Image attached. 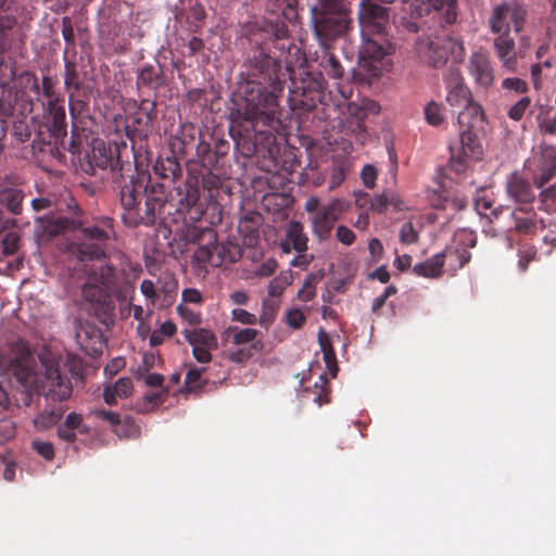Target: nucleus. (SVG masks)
Segmentation results:
<instances>
[{
    "label": "nucleus",
    "instance_id": "obj_1",
    "mask_svg": "<svg viewBox=\"0 0 556 556\" xmlns=\"http://www.w3.org/2000/svg\"><path fill=\"white\" fill-rule=\"evenodd\" d=\"M36 362L25 342H16L8 355L0 353V367L8 366L17 381L27 390L43 392L51 397L64 401L72 394V384L61 370V357L51 350L43 349Z\"/></svg>",
    "mask_w": 556,
    "mask_h": 556
},
{
    "label": "nucleus",
    "instance_id": "obj_2",
    "mask_svg": "<svg viewBox=\"0 0 556 556\" xmlns=\"http://www.w3.org/2000/svg\"><path fill=\"white\" fill-rule=\"evenodd\" d=\"M86 271L87 278L81 294L90 303H100L106 294L127 283V279L119 276L110 265H92L86 268Z\"/></svg>",
    "mask_w": 556,
    "mask_h": 556
},
{
    "label": "nucleus",
    "instance_id": "obj_3",
    "mask_svg": "<svg viewBox=\"0 0 556 556\" xmlns=\"http://www.w3.org/2000/svg\"><path fill=\"white\" fill-rule=\"evenodd\" d=\"M321 12L315 22L318 36L334 39L345 33L350 18L344 0H320Z\"/></svg>",
    "mask_w": 556,
    "mask_h": 556
},
{
    "label": "nucleus",
    "instance_id": "obj_4",
    "mask_svg": "<svg viewBox=\"0 0 556 556\" xmlns=\"http://www.w3.org/2000/svg\"><path fill=\"white\" fill-rule=\"evenodd\" d=\"M417 53L430 66L440 67L446 63L450 53L459 58L463 56L464 47L462 42L454 38L447 36L434 37L419 39L417 41Z\"/></svg>",
    "mask_w": 556,
    "mask_h": 556
},
{
    "label": "nucleus",
    "instance_id": "obj_5",
    "mask_svg": "<svg viewBox=\"0 0 556 556\" xmlns=\"http://www.w3.org/2000/svg\"><path fill=\"white\" fill-rule=\"evenodd\" d=\"M277 108V98L273 92L266 88H252L245 98L243 116L252 123L261 121L264 125H269Z\"/></svg>",
    "mask_w": 556,
    "mask_h": 556
},
{
    "label": "nucleus",
    "instance_id": "obj_6",
    "mask_svg": "<svg viewBox=\"0 0 556 556\" xmlns=\"http://www.w3.org/2000/svg\"><path fill=\"white\" fill-rule=\"evenodd\" d=\"M526 20V11L517 4H501L493 9L489 25L493 34L509 36L514 28L519 33Z\"/></svg>",
    "mask_w": 556,
    "mask_h": 556
},
{
    "label": "nucleus",
    "instance_id": "obj_7",
    "mask_svg": "<svg viewBox=\"0 0 556 556\" xmlns=\"http://www.w3.org/2000/svg\"><path fill=\"white\" fill-rule=\"evenodd\" d=\"M81 242L70 247V252L79 261L99 258L104 254V247L110 239L109 232L98 227H86L81 230Z\"/></svg>",
    "mask_w": 556,
    "mask_h": 556
},
{
    "label": "nucleus",
    "instance_id": "obj_8",
    "mask_svg": "<svg viewBox=\"0 0 556 556\" xmlns=\"http://www.w3.org/2000/svg\"><path fill=\"white\" fill-rule=\"evenodd\" d=\"M483 154V146L476 134L464 130L460 134L459 147L451 156V168L456 173L465 172L472 161Z\"/></svg>",
    "mask_w": 556,
    "mask_h": 556
},
{
    "label": "nucleus",
    "instance_id": "obj_9",
    "mask_svg": "<svg viewBox=\"0 0 556 556\" xmlns=\"http://www.w3.org/2000/svg\"><path fill=\"white\" fill-rule=\"evenodd\" d=\"M527 167L536 188H542L556 175V148L540 147L539 154L528 162Z\"/></svg>",
    "mask_w": 556,
    "mask_h": 556
},
{
    "label": "nucleus",
    "instance_id": "obj_10",
    "mask_svg": "<svg viewBox=\"0 0 556 556\" xmlns=\"http://www.w3.org/2000/svg\"><path fill=\"white\" fill-rule=\"evenodd\" d=\"M387 49L371 37L363 38L359 51V64L371 76H379L389 68L386 60Z\"/></svg>",
    "mask_w": 556,
    "mask_h": 556
},
{
    "label": "nucleus",
    "instance_id": "obj_11",
    "mask_svg": "<svg viewBox=\"0 0 556 556\" xmlns=\"http://www.w3.org/2000/svg\"><path fill=\"white\" fill-rule=\"evenodd\" d=\"M182 336L192 348V355L199 363H210L211 352L217 348V338L206 328L185 329Z\"/></svg>",
    "mask_w": 556,
    "mask_h": 556
},
{
    "label": "nucleus",
    "instance_id": "obj_12",
    "mask_svg": "<svg viewBox=\"0 0 556 556\" xmlns=\"http://www.w3.org/2000/svg\"><path fill=\"white\" fill-rule=\"evenodd\" d=\"M443 83L445 101L451 108L458 110L469 103L472 93L458 68H450L443 76Z\"/></svg>",
    "mask_w": 556,
    "mask_h": 556
},
{
    "label": "nucleus",
    "instance_id": "obj_13",
    "mask_svg": "<svg viewBox=\"0 0 556 556\" xmlns=\"http://www.w3.org/2000/svg\"><path fill=\"white\" fill-rule=\"evenodd\" d=\"M358 20L363 38L380 35L388 22V11L381 5L362 2Z\"/></svg>",
    "mask_w": 556,
    "mask_h": 556
},
{
    "label": "nucleus",
    "instance_id": "obj_14",
    "mask_svg": "<svg viewBox=\"0 0 556 556\" xmlns=\"http://www.w3.org/2000/svg\"><path fill=\"white\" fill-rule=\"evenodd\" d=\"M258 331L254 328H238L228 327L224 333L226 339H230L231 343L237 346L250 344L249 351L244 352L239 350L231 354V359L235 362H243L248 359L253 353L260 352L264 344L262 341L256 340Z\"/></svg>",
    "mask_w": 556,
    "mask_h": 556
},
{
    "label": "nucleus",
    "instance_id": "obj_15",
    "mask_svg": "<svg viewBox=\"0 0 556 556\" xmlns=\"http://www.w3.org/2000/svg\"><path fill=\"white\" fill-rule=\"evenodd\" d=\"M468 74L475 84L481 88H489L493 85L495 75L489 55L478 50L471 53L468 60Z\"/></svg>",
    "mask_w": 556,
    "mask_h": 556
},
{
    "label": "nucleus",
    "instance_id": "obj_16",
    "mask_svg": "<svg viewBox=\"0 0 556 556\" xmlns=\"http://www.w3.org/2000/svg\"><path fill=\"white\" fill-rule=\"evenodd\" d=\"M75 339L86 354L94 357L102 353L104 346L102 333L94 325L83 321L78 323Z\"/></svg>",
    "mask_w": 556,
    "mask_h": 556
},
{
    "label": "nucleus",
    "instance_id": "obj_17",
    "mask_svg": "<svg viewBox=\"0 0 556 556\" xmlns=\"http://www.w3.org/2000/svg\"><path fill=\"white\" fill-rule=\"evenodd\" d=\"M493 48L503 68L515 72L517 68V54L515 40L510 36L500 35L493 41Z\"/></svg>",
    "mask_w": 556,
    "mask_h": 556
},
{
    "label": "nucleus",
    "instance_id": "obj_18",
    "mask_svg": "<svg viewBox=\"0 0 556 556\" xmlns=\"http://www.w3.org/2000/svg\"><path fill=\"white\" fill-rule=\"evenodd\" d=\"M506 191L516 203H530L534 200V193L529 181L518 173H513L508 177Z\"/></svg>",
    "mask_w": 556,
    "mask_h": 556
},
{
    "label": "nucleus",
    "instance_id": "obj_19",
    "mask_svg": "<svg viewBox=\"0 0 556 556\" xmlns=\"http://www.w3.org/2000/svg\"><path fill=\"white\" fill-rule=\"evenodd\" d=\"M308 238L304 232L303 225L300 222L292 220L286 232V239L281 242V249L285 253L292 250L303 253L307 250Z\"/></svg>",
    "mask_w": 556,
    "mask_h": 556
},
{
    "label": "nucleus",
    "instance_id": "obj_20",
    "mask_svg": "<svg viewBox=\"0 0 556 556\" xmlns=\"http://www.w3.org/2000/svg\"><path fill=\"white\" fill-rule=\"evenodd\" d=\"M72 225L73 222L65 217H39L36 219L35 231L38 239L48 240Z\"/></svg>",
    "mask_w": 556,
    "mask_h": 556
},
{
    "label": "nucleus",
    "instance_id": "obj_21",
    "mask_svg": "<svg viewBox=\"0 0 556 556\" xmlns=\"http://www.w3.org/2000/svg\"><path fill=\"white\" fill-rule=\"evenodd\" d=\"M309 222L313 235L324 241L329 238L336 223V217L328 214L323 207H320L318 212L311 215Z\"/></svg>",
    "mask_w": 556,
    "mask_h": 556
},
{
    "label": "nucleus",
    "instance_id": "obj_22",
    "mask_svg": "<svg viewBox=\"0 0 556 556\" xmlns=\"http://www.w3.org/2000/svg\"><path fill=\"white\" fill-rule=\"evenodd\" d=\"M134 390L130 378H119L114 384L106 386L103 391V399L108 405L116 404L117 399H126Z\"/></svg>",
    "mask_w": 556,
    "mask_h": 556
},
{
    "label": "nucleus",
    "instance_id": "obj_23",
    "mask_svg": "<svg viewBox=\"0 0 556 556\" xmlns=\"http://www.w3.org/2000/svg\"><path fill=\"white\" fill-rule=\"evenodd\" d=\"M457 121L459 125L473 126L481 123L484 117L482 106L471 98L468 104L457 110Z\"/></svg>",
    "mask_w": 556,
    "mask_h": 556
},
{
    "label": "nucleus",
    "instance_id": "obj_24",
    "mask_svg": "<svg viewBox=\"0 0 556 556\" xmlns=\"http://www.w3.org/2000/svg\"><path fill=\"white\" fill-rule=\"evenodd\" d=\"M443 254H435L427 261L416 264L413 271L421 277L435 278L440 276L443 266Z\"/></svg>",
    "mask_w": 556,
    "mask_h": 556
},
{
    "label": "nucleus",
    "instance_id": "obj_25",
    "mask_svg": "<svg viewBox=\"0 0 556 556\" xmlns=\"http://www.w3.org/2000/svg\"><path fill=\"white\" fill-rule=\"evenodd\" d=\"M212 241L207 244L199 247L193 254V262H195L200 267L204 268L206 265L212 267L220 266V258L217 254L212 253Z\"/></svg>",
    "mask_w": 556,
    "mask_h": 556
},
{
    "label": "nucleus",
    "instance_id": "obj_26",
    "mask_svg": "<svg viewBox=\"0 0 556 556\" xmlns=\"http://www.w3.org/2000/svg\"><path fill=\"white\" fill-rule=\"evenodd\" d=\"M279 308V301L277 299L266 298L262 302V311L257 318V323L264 327L268 328L275 319V316Z\"/></svg>",
    "mask_w": 556,
    "mask_h": 556
},
{
    "label": "nucleus",
    "instance_id": "obj_27",
    "mask_svg": "<svg viewBox=\"0 0 556 556\" xmlns=\"http://www.w3.org/2000/svg\"><path fill=\"white\" fill-rule=\"evenodd\" d=\"M426 122L434 127L442 125L445 121L443 105L435 101H430L424 109Z\"/></svg>",
    "mask_w": 556,
    "mask_h": 556
},
{
    "label": "nucleus",
    "instance_id": "obj_28",
    "mask_svg": "<svg viewBox=\"0 0 556 556\" xmlns=\"http://www.w3.org/2000/svg\"><path fill=\"white\" fill-rule=\"evenodd\" d=\"M112 430L119 438H134L140 432L139 428L128 417H119L118 421L112 426Z\"/></svg>",
    "mask_w": 556,
    "mask_h": 556
},
{
    "label": "nucleus",
    "instance_id": "obj_29",
    "mask_svg": "<svg viewBox=\"0 0 556 556\" xmlns=\"http://www.w3.org/2000/svg\"><path fill=\"white\" fill-rule=\"evenodd\" d=\"M291 283V274L289 271L280 273L268 283V298L276 299L282 294L286 287Z\"/></svg>",
    "mask_w": 556,
    "mask_h": 556
},
{
    "label": "nucleus",
    "instance_id": "obj_30",
    "mask_svg": "<svg viewBox=\"0 0 556 556\" xmlns=\"http://www.w3.org/2000/svg\"><path fill=\"white\" fill-rule=\"evenodd\" d=\"M0 200L9 208V211L12 213H17L21 207L23 194L21 191L15 189H4L0 192Z\"/></svg>",
    "mask_w": 556,
    "mask_h": 556
},
{
    "label": "nucleus",
    "instance_id": "obj_31",
    "mask_svg": "<svg viewBox=\"0 0 556 556\" xmlns=\"http://www.w3.org/2000/svg\"><path fill=\"white\" fill-rule=\"evenodd\" d=\"M61 416V412L43 410L34 419V425L37 430L43 431L54 426Z\"/></svg>",
    "mask_w": 556,
    "mask_h": 556
},
{
    "label": "nucleus",
    "instance_id": "obj_32",
    "mask_svg": "<svg viewBox=\"0 0 556 556\" xmlns=\"http://www.w3.org/2000/svg\"><path fill=\"white\" fill-rule=\"evenodd\" d=\"M475 208L479 215L488 218L497 217L498 208L493 207V201L486 195L478 197L475 199Z\"/></svg>",
    "mask_w": 556,
    "mask_h": 556
},
{
    "label": "nucleus",
    "instance_id": "obj_33",
    "mask_svg": "<svg viewBox=\"0 0 556 556\" xmlns=\"http://www.w3.org/2000/svg\"><path fill=\"white\" fill-rule=\"evenodd\" d=\"M159 358L153 352H146L142 354V364L132 370L136 379L140 380L152 368L156 366Z\"/></svg>",
    "mask_w": 556,
    "mask_h": 556
},
{
    "label": "nucleus",
    "instance_id": "obj_34",
    "mask_svg": "<svg viewBox=\"0 0 556 556\" xmlns=\"http://www.w3.org/2000/svg\"><path fill=\"white\" fill-rule=\"evenodd\" d=\"M327 384L328 379L325 375H320L318 381L314 384V402L321 406L324 403H328V394H327Z\"/></svg>",
    "mask_w": 556,
    "mask_h": 556
},
{
    "label": "nucleus",
    "instance_id": "obj_35",
    "mask_svg": "<svg viewBox=\"0 0 556 556\" xmlns=\"http://www.w3.org/2000/svg\"><path fill=\"white\" fill-rule=\"evenodd\" d=\"M121 203L125 210L131 211L137 205V194L130 185H125L121 190Z\"/></svg>",
    "mask_w": 556,
    "mask_h": 556
},
{
    "label": "nucleus",
    "instance_id": "obj_36",
    "mask_svg": "<svg viewBox=\"0 0 556 556\" xmlns=\"http://www.w3.org/2000/svg\"><path fill=\"white\" fill-rule=\"evenodd\" d=\"M346 167L343 164H336L330 174L329 178V190L338 188L346 177Z\"/></svg>",
    "mask_w": 556,
    "mask_h": 556
},
{
    "label": "nucleus",
    "instance_id": "obj_37",
    "mask_svg": "<svg viewBox=\"0 0 556 556\" xmlns=\"http://www.w3.org/2000/svg\"><path fill=\"white\" fill-rule=\"evenodd\" d=\"M377 177L378 170L371 164L365 165L361 170V179L366 188L372 189L376 186Z\"/></svg>",
    "mask_w": 556,
    "mask_h": 556
},
{
    "label": "nucleus",
    "instance_id": "obj_38",
    "mask_svg": "<svg viewBox=\"0 0 556 556\" xmlns=\"http://www.w3.org/2000/svg\"><path fill=\"white\" fill-rule=\"evenodd\" d=\"M231 319L233 321H238L243 325H255L257 323L256 315L243 309V308H233L231 311Z\"/></svg>",
    "mask_w": 556,
    "mask_h": 556
},
{
    "label": "nucleus",
    "instance_id": "obj_39",
    "mask_svg": "<svg viewBox=\"0 0 556 556\" xmlns=\"http://www.w3.org/2000/svg\"><path fill=\"white\" fill-rule=\"evenodd\" d=\"M531 103L530 98L525 97L515 103L508 111V116L514 121H520Z\"/></svg>",
    "mask_w": 556,
    "mask_h": 556
},
{
    "label": "nucleus",
    "instance_id": "obj_40",
    "mask_svg": "<svg viewBox=\"0 0 556 556\" xmlns=\"http://www.w3.org/2000/svg\"><path fill=\"white\" fill-rule=\"evenodd\" d=\"M466 199L465 197H463L462 194H458V193H450V192H446L443 197V203L441 204V206L443 208L447 207V206H452L453 208L455 210H462L466 206Z\"/></svg>",
    "mask_w": 556,
    "mask_h": 556
},
{
    "label": "nucleus",
    "instance_id": "obj_41",
    "mask_svg": "<svg viewBox=\"0 0 556 556\" xmlns=\"http://www.w3.org/2000/svg\"><path fill=\"white\" fill-rule=\"evenodd\" d=\"M400 240L406 244L415 243L418 240V232L412 223L407 222L402 225L400 230Z\"/></svg>",
    "mask_w": 556,
    "mask_h": 556
},
{
    "label": "nucleus",
    "instance_id": "obj_42",
    "mask_svg": "<svg viewBox=\"0 0 556 556\" xmlns=\"http://www.w3.org/2000/svg\"><path fill=\"white\" fill-rule=\"evenodd\" d=\"M556 200V182L554 185H552L551 187L546 188V189H543L541 192H540V206H539V210H542V211H549L551 207L548 205V202L549 201H555Z\"/></svg>",
    "mask_w": 556,
    "mask_h": 556
},
{
    "label": "nucleus",
    "instance_id": "obj_43",
    "mask_svg": "<svg viewBox=\"0 0 556 556\" xmlns=\"http://www.w3.org/2000/svg\"><path fill=\"white\" fill-rule=\"evenodd\" d=\"M285 319L290 327L298 329L304 324L305 315L301 309L292 308L287 312Z\"/></svg>",
    "mask_w": 556,
    "mask_h": 556
},
{
    "label": "nucleus",
    "instance_id": "obj_44",
    "mask_svg": "<svg viewBox=\"0 0 556 556\" xmlns=\"http://www.w3.org/2000/svg\"><path fill=\"white\" fill-rule=\"evenodd\" d=\"M336 238L344 245H352L355 242L356 236L352 229L344 225H340L337 227Z\"/></svg>",
    "mask_w": 556,
    "mask_h": 556
},
{
    "label": "nucleus",
    "instance_id": "obj_45",
    "mask_svg": "<svg viewBox=\"0 0 556 556\" xmlns=\"http://www.w3.org/2000/svg\"><path fill=\"white\" fill-rule=\"evenodd\" d=\"M177 312L179 316L189 325H199L201 323L200 314L182 304L177 306Z\"/></svg>",
    "mask_w": 556,
    "mask_h": 556
},
{
    "label": "nucleus",
    "instance_id": "obj_46",
    "mask_svg": "<svg viewBox=\"0 0 556 556\" xmlns=\"http://www.w3.org/2000/svg\"><path fill=\"white\" fill-rule=\"evenodd\" d=\"M503 89L514 90L517 93H525L528 90L527 83L520 78H505L502 83Z\"/></svg>",
    "mask_w": 556,
    "mask_h": 556
},
{
    "label": "nucleus",
    "instance_id": "obj_47",
    "mask_svg": "<svg viewBox=\"0 0 556 556\" xmlns=\"http://www.w3.org/2000/svg\"><path fill=\"white\" fill-rule=\"evenodd\" d=\"M34 450L46 459H52L54 456V448L52 443L48 441L36 440L33 442Z\"/></svg>",
    "mask_w": 556,
    "mask_h": 556
},
{
    "label": "nucleus",
    "instance_id": "obj_48",
    "mask_svg": "<svg viewBox=\"0 0 556 556\" xmlns=\"http://www.w3.org/2000/svg\"><path fill=\"white\" fill-rule=\"evenodd\" d=\"M203 371L204 368H190L187 371L185 383L190 390L195 389L200 386Z\"/></svg>",
    "mask_w": 556,
    "mask_h": 556
},
{
    "label": "nucleus",
    "instance_id": "obj_49",
    "mask_svg": "<svg viewBox=\"0 0 556 556\" xmlns=\"http://www.w3.org/2000/svg\"><path fill=\"white\" fill-rule=\"evenodd\" d=\"M328 214L336 217V222L340 217V215L345 211L346 205L344 201L340 199H333L328 204L321 206Z\"/></svg>",
    "mask_w": 556,
    "mask_h": 556
},
{
    "label": "nucleus",
    "instance_id": "obj_50",
    "mask_svg": "<svg viewBox=\"0 0 556 556\" xmlns=\"http://www.w3.org/2000/svg\"><path fill=\"white\" fill-rule=\"evenodd\" d=\"M388 207H392L394 211H404L407 208L406 203L402 200L400 194L395 191L389 190L386 191Z\"/></svg>",
    "mask_w": 556,
    "mask_h": 556
},
{
    "label": "nucleus",
    "instance_id": "obj_51",
    "mask_svg": "<svg viewBox=\"0 0 556 556\" xmlns=\"http://www.w3.org/2000/svg\"><path fill=\"white\" fill-rule=\"evenodd\" d=\"M3 252L8 255L13 254L18 244V236L15 232H9L2 240Z\"/></svg>",
    "mask_w": 556,
    "mask_h": 556
},
{
    "label": "nucleus",
    "instance_id": "obj_52",
    "mask_svg": "<svg viewBox=\"0 0 556 556\" xmlns=\"http://www.w3.org/2000/svg\"><path fill=\"white\" fill-rule=\"evenodd\" d=\"M388 208L387 193L382 192L375 195L370 201V210L377 213H383Z\"/></svg>",
    "mask_w": 556,
    "mask_h": 556
},
{
    "label": "nucleus",
    "instance_id": "obj_53",
    "mask_svg": "<svg viewBox=\"0 0 556 556\" xmlns=\"http://www.w3.org/2000/svg\"><path fill=\"white\" fill-rule=\"evenodd\" d=\"M539 129L544 135H556V115L552 118L539 119Z\"/></svg>",
    "mask_w": 556,
    "mask_h": 556
},
{
    "label": "nucleus",
    "instance_id": "obj_54",
    "mask_svg": "<svg viewBox=\"0 0 556 556\" xmlns=\"http://www.w3.org/2000/svg\"><path fill=\"white\" fill-rule=\"evenodd\" d=\"M368 250L374 262H377L381 258L383 253V245L381 241L377 238H372L368 242Z\"/></svg>",
    "mask_w": 556,
    "mask_h": 556
},
{
    "label": "nucleus",
    "instance_id": "obj_55",
    "mask_svg": "<svg viewBox=\"0 0 556 556\" xmlns=\"http://www.w3.org/2000/svg\"><path fill=\"white\" fill-rule=\"evenodd\" d=\"M395 292H396V288L394 286L387 287L381 295H379L376 299H374L372 307H371L372 311L376 312L379 308H381L384 305L387 299L390 295L394 294Z\"/></svg>",
    "mask_w": 556,
    "mask_h": 556
},
{
    "label": "nucleus",
    "instance_id": "obj_56",
    "mask_svg": "<svg viewBox=\"0 0 556 556\" xmlns=\"http://www.w3.org/2000/svg\"><path fill=\"white\" fill-rule=\"evenodd\" d=\"M15 76V72L12 66L4 62H0V85L5 86L9 84Z\"/></svg>",
    "mask_w": 556,
    "mask_h": 556
},
{
    "label": "nucleus",
    "instance_id": "obj_57",
    "mask_svg": "<svg viewBox=\"0 0 556 556\" xmlns=\"http://www.w3.org/2000/svg\"><path fill=\"white\" fill-rule=\"evenodd\" d=\"M276 268L277 262L274 258H268L256 269V275L260 277H268Z\"/></svg>",
    "mask_w": 556,
    "mask_h": 556
},
{
    "label": "nucleus",
    "instance_id": "obj_58",
    "mask_svg": "<svg viewBox=\"0 0 556 556\" xmlns=\"http://www.w3.org/2000/svg\"><path fill=\"white\" fill-rule=\"evenodd\" d=\"M535 256V250L533 248H528L523 251L519 252V262L518 266L521 271H525L527 269V266L530 261H532Z\"/></svg>",
    "mask_w": 556,
    "mask_h": 556
},
{
    "label": "nucleus",
    "instance_id": "obj_59",
    "mask_svg": "<svg viewBox=\"0 0 556 556\" xmlns=\"http://www.w3.org/2000/svg\"><path fill=\"white\" fill-rule=\"evenodd\" d=\"M92 414L104 421H108L111 426L115 425L121 417L118 414L105 409H94Z\"/></svg>",
    "mask_w": 556,
    "mask_h": 556
},
{
    "label": "nucleus",
    "instance_id": "obj_60",
    "mask_svg": "<svg viewBox=\"0 0 556 556\" xmlns=\"http://www.w3.org/2000/svg\"><path fill=\"white\" fill-rule=\"evenodd\" d=\"M208 237H210V240L212 241V248H213L212 253L215 255L217 254V256L220 258V265H222L225 261L226 249L223 244H219L217 242L216 233L213 230H208Z\"/></svg>",
    "mask_w": 556,
    "mask_h": 556
},
{
    "label": "nucleus",
    "instance_id": "obj_61",
    "mask_svg": "<svg viewBox=\"0 0 556 556\" xmlns=\"http://www.w3.org/2000/svg\"><path fill=\"white\" fill-rule=\"evenodd\" d=\"M516 230L523 233H530L535 229V224L530 218H516Z\"/></svg>",
    "mask_w": 556,
    "mask_h": 556
},
{
    "label": "nucleus",
    "instance_id": "obj_62",
    "mask_svg": "<svg viewBox=\"0 0 556 556\" xmlns=\"http://www.w3.org/2000/svg\"><path fill=\"white\" fill-rule=\"evenodd\" d=\"M182 300L188 303L198 304L202 301V294L193 288L185 289L182 291Z\"/></svg>",
    "mask_w": 556,
    "mask_h": 556
},
{
    "label": "nucleus",
    "instance_id": "obj_63",
    "mask_svg": "<svg viewBox=\"0 0 556 556\" xmlns=\"http://www.w3.org/2000/svg\"><path fill=\"white\" fill-rule=\"evenodd\" d=\"M229 299L233 304L245 305V304H248L250 296H249L248 292H245L243 290H237L229 294Z\"/></svg>",
    "mask_w": 556,
    "mask_h": 556
},
{
    "label": "nucleus",
    "instance_id": "obj_64",
    "mask_svg": "<svg viewBox=\"0 0 556 556\" xmlns=\"http://www.w3.org/2000/svg\"><path fill=\"white\" fill-rule=\"evenodd\" d=\"M140 290H141L142 294L147 299L151 300L152 302L154 301V299L156 296V292H155V288H154L153 281H151V280H143L141 282Z\"/></svg>",
    "mask_w": 556,
    "mask_h": 556
}]
</instances>
